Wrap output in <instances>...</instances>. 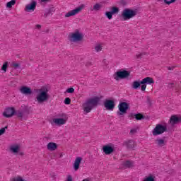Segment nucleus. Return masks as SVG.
<instances>
[{"mask_svg": "<svg viewBox=\"0 0 181 181\" xmlns=\"http://www.w3.org/2000/svg\"><path fill=\"white\" fill-rule=\"evenodd\" d=\"M49 90L50 88H49L47 86H44L40 88L37 89L35 102L37 103V104H43V103H46V101H47L50 97L49 95Z\"/></svg>", "mask_w": 181, "mask_h": 181, "instance_id": "1", "label": "nucleus"}, {"mask_svg": "<svg viewBox=\"0 0 181 181\" xmlns=\"http://www.w3.org/2000/svg\"><path fill=\"white\" fill-rule=\"evenodd\" d=\"M100 100H101V97L100 96H95L88 99L83 105L84 114H88V112H90L93 108L100 103Z\"/></svg>", "mask_w": 181, "mask_h": 181, "instance_id": "2", "label": "nucleus"}, {"mask_svg": "<svg viewBox=\"0 0 181 181\" xmlns=\"http://www.w3.org/2000/svg\"><path fill=\"white\" fill-rule=\"evenodd\" d=\"M131 76V71L127 70L126 69H118L114 74L113 78L116 81H119V80H127Z\"/></svg>", "mask_w": 181, "mask_h": 181, "instance_id": "3", "label": "nucleus"}, {"mask_svg": "<svg viewBox=\"0 0 181 181\" xmlns=\"http://www.w3.org/2000/svg\"><path fill=\"white\" fill-rule=\"evenodd\" d=\"M137 15H138V10L126 8L123 10V11L122 12L121 18L122 19V21H129V19H132V18H135V16Z\"/></svg>", "mask_w": 181, "mask_h": 181, "instance_id": "4", "label": "nucleus"}, {"mask_svg": "<svg viewBox=\"0 0 181 181\" xmlns=\"http://www.w3.org/2000/svg\"><path fill=\"white\" fill-rule=\"evenodd\" d=\"M68 119L67 116L62 114L57 117L53 118L51 121V124L55 127H63V125H66V124H67Z\"/></svg>", "mask_w": 181, "mask_h": 181, "instance_id": "5", "label": "nucleus"}, {"mask_svg": "<svg viewBox=\"0 0 181 181\" xmlns=\"http://www.w3.org/2000/svg\"><path fill=\"white\" fill-rule=\"evenodd\" d=\"M84 39V34L80 30H76L69 35V40L71 42H81Z\"/></svg>", "mask_w": 181, "mask_h": 181, "instance_id": "6", "label": "nucleus"}, {"mask_svg": "<svg viewBox=\"0 0 181 181\" xmlns=\"http://www.w3.org/2000/svg\"><path fill=\"white\" fill-rule=\"evenodd\" d=\"M129 110V103L127 102H120L118 105V111L117 112L118 117L125 115L127 112Z\"/></svg>", "mask_w": 181, "mask_h": 181, "instance_id": "7", "label": "nucleus"}, {"mask_svg": "<svg viewBox=\"0 0 181 181\" xmlns=\"http://www.w3.org/2000/svg\"><path fill=\"white\" fill-rule=\"evenodd\" d=\"M15 115H16V110L13 107H7L2 112L4 118H12Z\"/></svg>", "mask_w": 181, "mask_h": 181, "instance_id": "8", "label": "nucleus"}, {"mask_svg": "<svg viewBox=\"0 0 181 181\" xmlns=\"http://www.w3.org/2000/svg\"><path fill=\"white\" fill-rule=\"evenodd\" d=\"M83 9H84V4H82L76 7V8L68 11L66 13H65L64 16L65 18H71V16H76V15H78V13H80L81 11Z\"/></svg>", "mask_w": 181, "mask_h": 181, "instance_id": "9", "label": "nucleus"}, {"mask_svg": "<svg viewBox=\"0 0 181 181\" xmlns=\"http://www.w3.org/2000/svg\"><path fill=\"white\" fill-rule=\"evenodd\" d=\"M141 91H145L146 90V84L148 86L155 84V80L151 77L147 76L141 81Z\"/></svg>", "mask_w": 181, "mask_h": 181, "instance_id": "10", "label": "nucleus"}, {"mask_svg": "<svg viewBox=\"0 0 181 181\" xmlns=\"http://www.w3.org/2000/svg\"><path fill=\"white\" fill-rule=\"evenodd\" d=\"M166 131V126L162 124H156V127L152 130V134L153 136H158L163 134Z\"/></svg>", "mask_w": 181, "mask_h": 181, "instance_id": "11", "label": "nucleus"}, {"mask_svg": "<svg viewBox=\"0 0 181 181\" xmlns=\"http://www.w3.org/2000/svg\"><path fill=\"white\" fill-rule=\"evenodd\" d=\"M9 151L11 153H13V155H23V153L21 151V144H11L9 147Z\"/></svg>", "mask_w": 181, "mask_h": 181, "instance_id": "12", "label": "nucleus"}, {"mask_svg": "<svg viewBox=\"0 0 181 181\" xmlns=\"http://www.w3.org/2000/svg\"><path fill=\"white\" fill-rule=\"evenodd\" d=\"M104 106L108 111H113L115 108V102L114 100H106L104 103Z\"/></svg>", "mask_w": 181, "mask_h": 181, "instance_id": "13", "label": "nucleus"}, {"mask_svg": "<svg viewBox=\"0 0 181 181\" xmlns=\"http://www.w3.org/2000/svg\"><path fill=\"white\" fill-rule=\"evenodd\" d=\"M103 151L105 155H111L114 152V146L113 144H109L103 146Z\"/></svg>", "mask_w": 181, "mask_h": 181, "instance_id": "14", "label": "nucleus"}, {"mask_svg": "<svg viewBox=\"0 0 181 181\" xmlns=\"http://www.w3.org/2000/svg\"><path fill=\"white\" fill-rule=\"evenodd\" d=\"M35 9H36V1H32L31 3L25 5L24 11L25 12L32 13L35 12Z\"/></svg>", "mask_w": 181, "mask_h": 181, "instance_id": "15", "label": "nucleus"}, {"mask_svg": "<svg viewBox=\"0 0 181 181\" xmlns=\"http://www.w3.org/2000/svg\"><path fill=\"white\" fill-rule=\"evenodd\" d=\"M82 160H83V158L80 156H78L75 158L73 163V168L75 172H77V170L80 169V165L81 164Z\"/></svg>", "mask_w": 181, "mask_h": 181, "instance_id": "16", "label": "nucleus"}, {"mask_svg": "<svg viewBox=\"0 0 181 181\" xmlns=\"http://www.w3.org/2000/svg\"><path fill=\"white\" fill-rule=\"evenodd\" d=\"M19 91L24 95H30L33 93L32 89L28 86H21L19 88Z\"/></svg>", "mask_w": 181, "mask_h": 181, "instance_id": "17", "label": "nucleus"}, {"mask_svg": "<svg viewBox=\"0 0 181 181\" xmlns=\"http://www.w3.org/2000/svg\"><path fill=\"white\" fill-rule=\"evenodd\" d=\"M58 145L54 142H49L47 144V149L49 152H54L57 149Z\"/></svg>", "mask_w": 181, "mask_h": 181, "instance_id": "18", "label": "nucleus"}, {"mask_svg": "<svg viewBox=\"0 0 181 181\" xmlns=\"http://www.w3.org/2000/svg\"><path fill=\"white\" fill-rule=\"evenodd\" d=\"M180 120V118H179L177 115H173L170 119V123L171 124V125H175L177 124V122H179Z\"/></svg>", "mask_w": 181, "mask_h": 181, "instance_id": "19", "label": "nucleus"}, {"mask_svg": "<svg viewBox=\"0 0 181 181\" xmlns=\"http://www.w3.org/2000/svg\"><path fill=\"white\" fill-rule=\"evenodd\" d=\"M94 50L96 53H100L103 50V43H97L94 46Z\"/></svg>", "mask_w": 181, "mask_h": 181, "instance_id": "20", "label": "nucleus"}, {"mask_svg": "<svg viewBox=\"0 0 181 181\" xmlns=\"http://www.w3.org/2000/svg\"><path fill=\"white\" fill-rule=\"evenodd\" d=\"M141 81H135L132 83V87L134 88V90H138L139 87H141Z\"/></svg>", "mask_w": 181, "mask_h": 181, "instance_id": "21", "label": "nucleus"}, {"mask_svg": "<svg viewBox=\"0 0 181 181\" xmlns=\"http://www.w3.org/2000/svg\"><path fill=\"white\" fill-rule=\"evenodd\" d=\"M15 4H16V0H11L6 3V7L8 9H11V8H12V6H13V5H15Z\"/></svg>", "mask_w": 181, "mask_h": 181, "instance_id": "22", "label": "nucleus"}, {"mask_svg": "<svg viewBox=\"0 0 181 181\" xmlns=\"http://www.w3.org/2000/svg\"><path fill=\"white\" fill-rule=\"evenodd\" d=\"M103 8V4L101 3H96L95 5H93V8L92 11H100Z\"/></svg>", "mask_w": 181, "mask_h": 181, "instance_id": "23", "label": "nucleus"}, {"mask_svg": "<svg viewBox=\"0 0 181 181\" xmlns=\"http://www.w3.org/2000/svg\"><path fill=\"white\" fill-rule=\"evenodd\" d=\"M156 143L158 145V146H164L165 142L163 139H158L156 141Z\"/></svg>", "mask_w": 181, "mask_h": 181, "instance_id": "24", "label": "nucleus"}, {"mask_svg": "<svg viewBox=\"0 0 181 181\" xmlns=\"http://www.w3.org/2000/svg\"><path fill=\"white\" fill-rule=\"evenodd\" d=\"M8 66V62H6L3 64V65L1 66V70L3 71V73H6Z\"/></svg>", "mask_w": 181, "mask_h": 181, "instance_id": "25", "label": "nucleus"}, {"mask_svg": "<svg viewBox=\"0 0 181 181\" xmlns=\"http://www.w3.org/2000/svg\"><path fill=\"white\" fill-rule=\"evenodd\" d=\"M11 181H25V179L23 177L18 175L11 179Z\"/></svg>", "mask_w": 181, "mask_h": 181, "instance_id": "26", "label": "nucleus"}, {"mask_svg": "<svg viewBox=\"0 0 181 181\" xmlns=\"http://www.w3.org/2000/svg\"><path fill=\"white\" fill-rule=\"evenodd\" d=\"M118 12H119V9L118 8V7H112L111 8V11L110 13L114 15L115 13H118Z\"/></svg>", "mask_w": 181, "mask_h": 181, "instance_id": "27", "label": "nucleus"}, {"mask_svg": "<svg viewBox=\"0 0 181 181\" xmlns=\"http://www.w3.org/2000/svg\"><path fill=\"white\" fill-rule=\"evenodd\" d=\"M105 15L109 20L112 19V13H111L110 11H107Z\"/></svg>", "mask_w": 181, "mask_h": 181, "instance_id": "28", "label": "nucleus"}, {"mask_svg": "<svg viewBox=\"0 0 181 181\" xmlns=\"http://www.w3.org/2000/svg\"><path fill=\"white\" fill-rule=\"evenodd\" d=\"M6 129H8V127H5L0 129V136H1V135H4V134H5V132H6Z\"/></svg>", "mask_w": 181, "mask_h": 181, "instance_id": "29", "label": "nucleus"}, {"mask_svg": "<svg viewBox=\"0 0 181 181\" xmlns=\"http://www.w3.org/2000/svg\"><path fill=\"white\" fill-rule=\"evenodd\" d=\"M145 54H148L146 52H138L136 54V57L138 59L141 58V57H143L144 56H145Z\"/></svg>", "mask_w": 181, "mask_h": 181, "instance_id": "30", "label": "nucleus"}, {"mask_svg": "<svg viewBox=\"0 0 181 181\" xmlns=\"http://www.w3.org/2000/svg\"><path fill=\"white\" fill-rule=\"evenodd\" d=\"M134 117L136 119H144V115H142V114H136Z\"/></svg>", "mask_w": 181, "mask_h": 181, "instance_id": "31", "label": "nucleus"}, {"mask_svg": "<svg viewBox=\"0 0 181 181\" xmlns=\"http://www.w3.org/2000/svg\"><path fill=\"white\" fill-rule=\"evenodd\" d=\"M66 93H67L68 94H73V93H74V88H69L66 89Z\"/></svg>", "mask_w": 181, "mask_h": 181, "instance_id": "32", "label": "nucleus"}, {"mask_svg": "<svg viewBox=\"0 0 181 181\" xmlns=\"http://www.w3.org/2000/svg\"><path fill=\"white\" fill-rule=\"evenodd\" d=\"M124 165L125 168H131V166H132V163H131V161H126Z\"/></svg>", "mask_w": 181, "mask_h": 181, "instance_id": "33", "label": "nucleus"}, {"mask_svg": "<svg viewBox=\"0 0 181 181\" xmlns=\"http://www.w3.org/2000/svg\"><path fill=\"white\" fill-rule=\"evenodd\" d=\"M176 0H164L165 4L166 5H170V4H173V2H175Z\"/></svg>", "mask_w": 181, "mask_h": 181, "instance_id": "34", "label": "nucleus"}, {"mask_svg": "<svg viewBox=\"0 0 181 181\" xmlns=\"http://www.w3.org/2000/svg\"><path fill=\"white\" fill-rule=\"evenodd\" d=\"M71 103V100L69 98H66L64 100V104L69 105Z\"/></svg>", "mask_w": 181, "mask_h": 181, "instance_id": "35", "label": "nucleus"}, {"mask_svg": "<svg viewBox=\"0 0 181 181\" xmlns=\"http://www.w3.org/2000/svg\"><path fill=\"white\" fill-rule=\"evenodd\" d=\"M65 181H73V176L68 175Z\"/></svg>", "mask_w": 181, "mask_h": 181, "instance_id": "36", "label": "nucleus"}, {"mask_svg": "<svg viewBox=\"0 0 181 181\" xmlns=\"http://www.w3.org/2000/svg\"><path fill=\"white\" fill-rule=\"evenodd\" d=\"M12 66H13V67H15V69H18V67H19V63H18V62H13V63L12 64Z\"/></svg>", "mask_w": 181, "mask_h": 181, "instance_id": "37", "label": "nucleus"}, {"mask_svg": "<svg viewBox=\"0 0 181 181\" xmlns=\"http://www.w3.org/2000/svg\"><path fill=\"white\" fill-rule=\"evenodd\" d=\"M63 156H64V153H59L58 158H63Z\"/></svg>", "mask_w": 181, "mask_h": 181, "instance_id": "38", "label": "nucleus"}, {"mask_svg": "<svg viewBox=\"0 0 181 181\" xmlns=\"http://www.w3.org/2000/svg\"><path fill=\"white\" fill-rule=\"evenodd\" d=\"M16 115H17V117H19L20 118H22L23 114L22 112H20V113H16Z\"/></svg>", "mask_w": 181, "mask_h": 181, "instance_id": "39", "label": "nucleus"}, {"mask_svg": "<svg viewBox=\"0 0 181 181\" xmlns=\"http://www.w3.org/2000/svg\"><path fill=\"white\" fill-rule=\"evenodd\" d=\"M50 0H41V2H49Z\"/></svg>", "mask_w": 181, "mask_h": 181, "instance_id": "40", "label": "nucleus"}, {"mask_svg": "<svg viewBox=\"0 0 181 181\" xmlns=\"http://www.w3.org/2000/svg\"><path fill=\"white\" fill-rule=\"evenodd\" d=\"M131 132H132H132H135V130L132 129V130H131Z\"/></svg>", "mask_w": 181, "mask_h": 181, "instance_id": "41", "label": "nucleus"}, {"mask_svg": "<svg viewBox=\"0 0 181 181\" xmlns=\"http://www.w3.org/2000/svg\"><path fill=\"white\" fill-rule=\"evenodd\" d=\"M37 28H40V25H37Z\"/></svg>", "mask_w": 181, "mask_h": 181, "instance_id": "42", "label": "nucleus"}]
</instances>
